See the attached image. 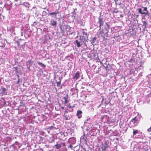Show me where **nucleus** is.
I'll return each mask as SVG.
<instances>
[{
	"instance_id": "9d476101",
	"label": "nucleus",
	"mask_w": 151,
	"mask_h": 151,
	"mask_svg": "<svg viewBox=\"0 0 151 151\" xmlns=\"http://www.w3.org/2000/svg\"><path fill=\"white\" fill-rule=\"evenodd\" d=\"M55 82L57 84V86L59 87L61 84V80L60 77H58L57 80H55Z\"/></svg>"
},
{
	"instance_id": "f03ea898",
	"label": "nucleus",
	"mask_w": 151,
	"mask_h": 151,
	"mask_svg": "<svg viewBox=\"0 0 151 151\" xmlns=\"http://www.w3.org/2000/svg\"><path fill=\"white\" fill-rule=\"evenodd\" d=\"M18 48L20 50L21 49H24L25 47V44L26 42L24 39H20L17 42Z\"/></svg>"
},
{
	"instance_id": "f257e3e1",
	"label": "nucleus",
	"mask_w": 151,
	"mask_h": 151,
	"mask_svg": "<svg viewBox=\"0 0 151 151\" xmlns=\"http://www.w3.org/2000/svg\"><path fill=\"white\" fill-rule=\"evenodd\" d=\"M139 121V117L135 116L133 118L130 122L128 124L129 127H135L138 124Z\"/></svg>"
},
{
	"instance_id": "5701e85b",
	"label": "nucleus",
	"mask_w": 151,
	"mask_h": 151,
	"mask_svg": "<svg viewBox=\"0 0 151 151\" xmlns=\"http://www.w3.org/2000/svg\"><path fill=\"white\" fill-rule=\"evenodd\" d=\"M53 126H51L50 127H48V129L50 130H51L53 129Z\"/></svg>"
},
{
	"instance_id": "aec40b11",
	"label": "nucleus",
	"mask_w": 151,
	"mask_h": 151,
	"mask_svg": "<svg viewBox=\"0 0 151 151\" xmlns=\"http://www.w3.org/2000/svg\"><path fill=\"white\" fill-rule=\"evenodd\" d=\"M133 60H134V62H135V60L134 59V58H132L129 60L128 61V62L129 63L132 62Z\"/></svg>"
},
{
	"instance_id": "cd10ccee",
	"label": "nucleus",
	"mask_w": 151,
	"mask_h": 151,
	"mask_svg": "<svg viewBox=\"0 0 151 151\" xmlns=\"http://www.w3.org/2000/svg\"><path fill=\"white\" fill-rule=\"evenodd\" d=\"M107 148V147H104V148H103V149L104 150H105Z\"/></svg>"
},
{
	"instance_id": "412c9836",
	"label": "nucleus",
	"mask_w": 151,
	"mask_h": 151,
	"mask_svg": "<svg viewBox=\"0 0 151 151\" xmlns=\"http://www.w3.org/2000/svg\"><path fill=\"white\" fill-rule=\"evenodd\" d=\"M6 90V88H2V92L4 93H5Z\"/></svg>"
},
{
	"instance_id": "bb28decb",
	"label": "nucleus",
	"mask_w": 151,
	"mask_h": 151,
	"mask_svg": "<svg viewBox=\"0 0 151 151\" xmlns=\"http://www.w3.org/2000/svg\"><path fill=\"white\" fill-rule=\"evenodd\" d=\"M68 113V112L67 111V109H66L65 111H64V114H65V113Z\"/></svg>"
},
{
	"instance_id": "dca6fc26",
	"label": "nucleus",
	"mask_w": 151,
	"mask_h": 151,
	"mask_svg": "<svg viewBox=\"0 0 151 151\" xmlns=\"http://www.w3.org/2000/svg\"><path fill=\"white\" fill-rule=\"evenodd\" d=\"M37 63L39 65H41L42 67H43L44 68H45L46 67L45 65L41 63L38 62H37Z\"/></svg>"
},
{
	"instance_id": "39448f33",
	"label": "nucleus",
	"mask_w": 151,
	"mask_h": 151,
	"mask_svg": "<svg viewBox=\"0 0 151 151\" xmlns=\"http://www.w3.org/2000/svg\"><path fill=\"white\" fill-rule=\"evenodd\" d=\"M58 143L56 144L55 146L56 149H59L62 146H64L65 145V143L61 142H58Z\"/></svg>"
},
{
	"instance_id": "b1692460",
	"label": "nucleus",
	"mask_w": 151,
	"mask_h": 151,
	"mask_svg": "<svg viewBox=\"0 0 151 151\" xmlns=\"http://www.w3.org/2000/svg\"><path fill=\"white\" fill-rule=\"evenodd\" d=\"M143 24L145 25V27H146L147 25V23L145 21L143 22Z\"/></svg>"
},
{
	"instance_id": "20e7f679",
	"label": "nucleus",
	"mask_w": 151,
	"mask_h": 151,
	"mask_svg": "<svg viewBox=\"0 0 151 151\" xmlns=\"http://www.w3.org/2000/svg\"><path fill=\"white\" fill-rule=\"evenodd\" d=\"M144 9L142 11V9L141 8L138 9V12L139 13L142 14H147L148 12V11L147 10V7H143Z\"/></svg>"
},
{
	"instance_id": "9b49d317",
	"label": "nucleus",
	"mask_w": 151,
	"mask_h": 151,
	"mask_svg": "<svg viewBox=\"0 0 151 151\" xmlns=\"http://www.w3.org/2000/svg\"><path fill=\"white\" fill-rule=\"evenodd\" d=\"M82 113V111L81 110H78L77 111L76 115L77 116L78 118L79 119L82 117L81 114Z\"/></svg>"
},
{
	"instance_id": "2f4dec72",
	"label": "nucleus",
	"mask_w": 151,
	"mask_h": 151,
	"mask_svg": "<svg viewBox=\"0 0 151 151\" xmlns=\"http://www.w3.org/2000/svg\"><path fill=\"white\" fill-rule=\"evenodd\" d=\"M20 4H15V5L17 6V5H20Z\"/></svg>"
},
{
	"instance_id": "72a5a7b5",
	"label": "nucleus",
	"mask_w": 151,
	"mask_h": 151,
	"mask_svg": "<svg viewBox=\"0 0 151 151\" xmlns=\"http://www.w3.org/2000/svg\"><path fill=\"white\" fill-rule=\"evenodd\" d=\"M40 150L41 151H43V149H42V148H40Z\"/></svg>"
},
{
	"instance_id": "58836bf2",
	"label": "nucleus",
	"mask_w": 151,
	"mask_h": 151,
	"mask_svg": "<svg viewBox=\"0 0 151 151\" xmlns=\"http://www.w3.org/2000/svg\"><path fill=\"white\" fill-rule=\"evenodd\" d=\"M116 139L117 140L118 138H116Z\"/></svg>"
},
{
	"instance_id": "393cba45",
	"label": "nucleus",
	"mask_w": 151,
	"mask_h": 151,
	"mask_svg": "<svg viewBox=\"0 0 151 151\" xmlns=\"http://www.w3.org/2000/svg\"><path fill=\"white\" fill-rule=\"evenodd\" d=\"M147 130L149 132H151V127L148 129Z\"/></svg>"
},
{
	"instance_id": "7ed1b4c3",
	"label": "nucleus",
	"mask_w": 151,
	"mask_h": 151,
	"mask_svg": "<svg viewBox=\"0 0 151 151\" xmlns=\"http://www.w3.org/2000/svg\"><path fill=\"white\" fill-rule=\"evenodd\" d=\"M82 32L83 33V35L80 37V42L81 43L86 42L88 40V36L87 33L84 31V29H82Z\"/></svg>"
},
{
	"instance_id": "c85d7f7f",
	"label": "nucleus",
	"mask_w": 151,
	"mask_h": 151,
	"mask_svg": "<svg viewBox=\"0 0 151 151\" xmlns=\"http://www.w3.org/2000/svg\"><path fill=\"white\" fill-rule=\"evenodd\" d=\"M106 24L107 26V27L108 28H109V25L107 24V23H106Z\"/></svg>"
},
{
	"instance_id": "4468645a",
	"label": "nucleus",
	"mask_w": 151,
	"mask_h": 151,
	"mask_svg": "<svg viewBox=\"0 0 151 151\" xmlns=\"http://www.w3.org/2000/svg\"><path fill=\"white\" fill-rule=\"evenodd\" d=\"M57 24L56 22L54 20H53L51 23V25L52 26H55Z\"/></svg>"
},
{
	"instance_id": "2eb2a0df",
	"label": "nucleus",
	"mask_w": 151,
	"mask_h": 151,
	"mask_svg": "<svg viewBox=\"0 0 151 151\" xmlns=\"http://www.w3.org/2000/svg\"><path fill=\"white\" fill-rule=\"evenodd\" d=\"M32 60H29L27 61V63L26 65H31L32 64Z\"/></svg>"
},
{
	"instance_id": "423d86ee",
	"label": "nucleus",
	"mask_w": 151,
	"mask_h": 151,
	"mask_svg": "<svg viewBox=\"0 0 151 151\" xmlns=\"http://www.w3.org/2000/svg\"><path fill=\"white\" fill-rule=\"evenodd\" d=\"M99 24V25L100 29H101V27L102 26H103L104 25V21L103 20V19L102 18H101L100 17L99 18V22H98Z\"/></svg>"
},
{
	"instance_id": "e433bc0d",
	"label": "nucleus",
	"mask_w": 151,
	"mask_h": 151,
	"mask_svg": "<svg viewBox=\"0 0 151 151\" xmlns=\"http://www.w3.org/2000/svg\"><path fill=\"white\" fill-rule=\"evenodd\" d=\"M14 0V1H17L18 0Z\"/></svg>"
},
{
	"instance_id": "c9c22d12",
	"label": "nucleus",
	"mask_w": 151,
	"mask_h": 151,
	"mask_svg": "<svg viewBox=\"0 0 151 151\" xmlns=\"http://www.w3.org/2000/svg\"><path fill=\"white\" fill-rule=\"evenodd\" d=\"M61 108L62 109H64V108L63 107V106L61 107Z\"/></svg>"
},
{
	"instance_id": "f3484780",
	"label": "nucleus",
	"mask_w": 151,
	"mask_h": 151,
	"mask_svg": "<svg viewBox=\"0 0 151 151\" xmlns=\"http://www.w3.org/2000/svg\"><path fill=\"white\" fill-rule=\"evenodd\" d=\"M64 116L65 117V119L66 120H69L70 119V118L69 116H68L67 115L65 114H64Z\"/></svg>"
},
{
	"instance_id": "1a4fd4ad",
	"label": "nucleus",
	"mask_w": 151,
	"mask_h": 151,
	"mask_svg": "<svg viewBox=\"0 0 151 151\" xmlns=\"http://www.w3.org/2000/svg\"><path fill=\"white\" fill-rule=\"evenodd\" d=\"M80 75L79 73V72H77L75 74L73 77V79H76V80H77L80 77Z\"/></svg>"
},
{
	"instance_id": "6ab92c4d",
	"label": "nucleus",
	"mask_w": 151,
	"mask_h": 151,
	"mask_svg": "<svg viewBox=\"0 0 151 151\" xmlns=\"http://www.w3.org/2000/svg\"><path fill=\"white\" fill-rule=\"evenodd\" d=\"M103 66L106 69L107 71L108 72L109 70L110 69L108 68V65H106V66L103 65Z\"/></svg>"
},
{
	"instance_id": "c756f323",
	"label": "nucleus",
	"mask_w": 151,
	"mask_h": 151,
	"mask_svg": "<svg viewBox=\"0 0 151 151\" xmlns=\"http://www.w3.org/2000/svg\"><path fill=\"white\" fill-rule=\"evenodd\" d=\"M28 70L29 71H30V66H29V67H28Z\"/></svg>"
},
{
	"instance_id": "a878e982",
	"label": "nucleus",
	"mask_w": 151,
	"mask_h": 151,
	"mask_svg": "<svg viewBox=\"0 0 151 151\" xmlns=\"http://www.w3.org/2000/svg\"><path fill=\"white\" fill-rule=\"evenodd\" d=\"M96 37H94L93 39V41H95L96 40Z\"/></svg>"
},
{
	"instance_id": "f704fd0d",
	"label": "nucleus",
	"mask_w": 151,
	"mask_h": 151,
	"mask_svg": "<svg viewBox=\"0 0 151 151\" xmlns=\"http://www.w3.org/2000/svg\"><path fill=\"white\" fill-rule=\"evenodd\" d=\"M109 76L111 78H112L113 77L112 76Z\"/></svg>"
},
{
	"instance_id": "473e14b6",
	"label": "nucleus",
	"mask_w": 151,
	"mask_h": 151,
	"mask_svg": "<svg viewBox=\"0 0 151 151\" xmlns=\"http://www.w3.org/2000/svg\"><path fill=\"white\" fill-rule=\"evenodd\" d=\"M72 139L74 140V141H75V142H76V140L75 138H72Z\"/></svg>"
},
{
	"instance_id": "0eeeda50",
	"label": "nucleus",
	"mask_w": 151,
	"mask_h": 151,
	"mask_svg": "<svg viewBox=\"0 0 151 151\" xmlns=\"http://www.w3.org/2000/svg\"><path fill=\"white\" fill-rule=\"evenodd\" d=\"M59 9V8H58V9H56L54 12H51L49 13L48 14V15L51 16L52 15H54L55 17L57 14H59V12L58 11Z\"/></svg>"
},
{
	"instance_id": "4be33fe9",
	"label": "nucleus",
	"mask_w": 151,
	"mask_h": 151,
	"mask_svg": "<svg viewBox=\"0 0 151 151\" xmlns=\"http://www.w3.org/2000/svg\"><path fill=\"white\" fill-rule=\"evenodd\" d=\"M48 141L49 143H52L54 141V139L53 138H52V139L51 140H49Z\"/></svg>"
},
{
	"instance_id": "ddd939ff",
	"label": "nucleus",
	"mask_w": 151,
	"mask_h": 151,
	"mask_svg": "<svg viewBox=\"0 0 151 151\" xmlns=\"http://www.w3.org/2000/svg\"><path fill=\"white\" fill-rule=\"evenodd\" d=\"M138 133V130L137 129H134L133 130V137H134V135Z\"/></svg>"
},
{
	"instance_id": "a211bd4d",
	"label": "nucleus",
	"mask_w": 151,
	"mask_h": 151,
	"mask_svg": "<svg viewBox=\"0 0 151 151\" xmlns=\"http://www.w3.org/2000/svg\"><path fill=\"white\" fill-rule=\"evenodd\" d=\"M76 42L77 44V47H80L81 46V44H80V42H79L78 40H76Z\"/></svg>"
},
{
	"instance_id": "f8f14e48",
	"label": "nucleus",
	"mask_w": 151,
	"mask_h": 151,
	"mask_svg": "<svg viewBox=\"0 0 151 151\" xmlns=\"http://www.w3.org/2000/svg\"><path fill=\"white\" fill-rule=\"evenodd\" d=\"M68 94H66V96L65 97H63V99H64V104H65L66 103L68 102Z\"/></svg>"
},
{
	"instance_id": "6e6552de",
	"label": "nucleus",
	"mask_w": 151,
	"mask_h": 151,
	"mask_svg": "<svg viewBox=\"0 0 151 151\" xmlns=\"http://www.w3.org/2000/svg\"><path fill=\"white\" fill-rule=\"evenodd\" d=\"M67 107L68 108L70 109V112H72L73 111V108L75 107V106L73 105V106H72L70 104H68L67 105Z\"/></svg>"
},
{
	"instance_id": "7c9ffc66",
	"label": "nucleus",
	"mask_w": 151,
	"mask_h": 151,
	"mask_svg": "<svg viewBox=\"0 0 151 151\" xmlns=\"http://www.w3.org/2000/svg\"><path fill=\"white\" fill-rule=\"evenodd\" d=\"M69 147H70L71 148H72L73 147V146H72V145H70L69 146Z\"/></svg>"
},
{
	"instance_id": "4c0bfd02",
	"label": "nucleus",
	"mask_w": 151,
	"mask_h": 151,
	"mask_svg": "<svg viewBox=\"0 0 151 151\" xmlns=\"http://www.w3.org/2000/svg\"><path fill=\"white\" fill-rule=\"evenodd\" d=\"M47 11H49V9H47Z\"/></svg>"
}]
</instances>
